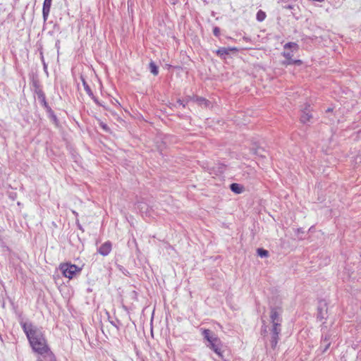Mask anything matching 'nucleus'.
Returning a JSON list of instances; mask_svg holds the SVG:
<instances>
[{"label":"nucleus","mask_w":361,"mask_h":361,"mask_svg":"<svg viewBox=\"0 0 361 361\" xmlns=\"http://www.w3.org/2000/svg\"><path fill=\"white\" fill-rule=\"evenodd\" d=\"M82 85L84 86V89L85 90V92H87V94L91 97L92 99H94V94H93V92L90 88V87L88 85V84L87 83V82L82 79Z\"/></svg>","instance_id":"nucleus-14"},{"label":"nucleus","mask_w":361,"mask_h":361,"mask_svg":"<svg viewBox=\"0 0 361 361\" xmlns=\"http://www.w3.org/2000/svg\"><path fill=\"white\" fill-rule=\"evenodd\" d=\"M149 68L150 72L154 75H158V73H159V68H158V66L156 65V63L154 61H151L149 63Z\"/></svg>","instance_id":"nucleus-13"},{"label":"nucleus","mask_w":361,"mask_h":361,"mask_svg":"<svg viewBox=\"0 0 361 361\" xmlns=\"http://www.w3.org/2000/svg\"><path fill=\"white\" fill-rule=\"evenodd\" d=\"M266 13L262 10H259L257 13V20L259 22H262L266 18Z\"/></svg>","instance_id":"nucleus-16"},{"label":"nucleus","mask_w":361,"mask_h":361,"mask_svg":"<svg viewBox=\"0 0 361 361\" xmlns=\"http://www.w3.org/2000/svg\"><path fill=\"white\" fill-rule=\"evenodd\" d=\"M331 111V109H330V108H329V109H327V111Z\"/></svg>","instance_id":"nucleus-29"},{"label":"nucleus","mask_w":361,"mask_h":361,"mask_svg":"<svg viewBox=\"0 0 361 361\" xmlns=\"http://www.w3.org/2000/svg\"><path fill=\"white\" fill-rule=\"evenodd\" d=\"M285 63L287 65H291V64L300 65L302 63V61L300 60L292 59L291 61H286Z\"/></svg>","instance_id":"nucleus-21"},{"label":"nucleus","mask_w":361,"mask_h":361,"mask_svg":"<svg viewBox=\"0 0 361 361\" xmlns=\"http://www.w3.org/2000/svg\"><path fill=\"white\" fill-rule=\"evenodd\" d=\"M329 336H326L324 338L322 339V346H324V349L322 350V353H325L329 348L331 343L329 342Z\"/></svg>","instance_id":"nucleus-11"},{"label":"nucleus","mask_w":361,"mask_h":361,"mask_svg":"<svg viewBox=\"0 0 361 361\" xmlns=\"http://www.w3.org/2000/svg\"><path fill=\"white\" fill-rule=\"evenodd\" d=\"M33 351L39 355V357H43L48 361H55V356L49 348L47 341L37 343L30 344Z\"/></svg>","instance_id":"nucleus-2"},{"label":"nucleus","mask_w":361,"mask_h":361,"mask_svg":"<svg viewBox=\"0 0 361 361\" xmlns=\"http://www.w3.org/2000/svg\"><path fill=\"white\" fill-rule=\"evenodd\" d=\"M319 317H321V318H324V315L322 312V308H319Z\"/></svg>","instance_id":"nucleus-25"},{"label":"nucleus","mask_w":361,"mask_h":361,"mask_svg":"<svg viewBox=\"0 0 361 361\" xmlns=\"http://www.w3.org/2000/svg\"><path fill=\"white\" fill-rule=\"evenodd\" d=\"M22 327L27 336L29 343H31L43 335L42 330L32 323H23Z\"/></svg>","instance_id":"nucleus-3"},{"label":"nucleus","mask_w":361,"mask_h":361,"mask_svg":"<svg viewBox=\"0 0 361 361\" xmlns=\"http://www.w3.org/2000/svg\"><path fill=\"white\" fill-rule=\"evenodd\" d=\"M73 213L74 214H75L76 216L78 215V214H77L75 211H73Z\"/></svg>","instance_id":"nucleus-28"},{"label":"nucleus","mask_w":361,"mask_h":361,"mask_svg":"<svg viewBox=\"0 0 361 361\" xmlns=\"http://www.w3.org/2000/svg\"><path fill=\"white\" fill-rule=\"evenodd\" d=\"M203 336L204 338H206L209 341V344L214 341H219L218 338L216 336L212 335V331L209 329L204 330Z\"/></svg>","instance_id":"nucleus-8"},{"label":"nucleus","mask_w":361,"mask_h":361,"mask_svg":"<svg viewBox=\"0 0 361 361\" xmlns=\"http://www.w3.org/2000/svg\"><path fill=\"white\" fill-rule=\"evenodd\" d=\"M60 270L65 277L71 279L76 274L80 272L81 269L75 264L65 263L60 265Z\"/></svg>","instance_id":"nucleus-4"},{"label":"nucleus","mask_w":361,"mask_h":361,"mask_svg":"<svg viewBox=\"0 0 361 361\" xmlns=\"http://www.w3.org/2000/svg\"><path fill=\"white\" fill-rule=\"evenodd\" d=\"M263 151H264V150H263L262 149H261V148H257V149H255V153L256 154H257V155H259V156L262 157H265L266 156H265V155H264V154H262L261 153V152H263Z\"/></svg>","instance_id":"nucleus-23"},{"label":"nucleus","mask_w":361,"mask_h":361,"mask_svg":"<svg viewBox=\"0 0 361 361\" xmlns=\"http://www.w3.org/2000/svg\"><path fill=\"white\" fill-rule=\"evenodd\" d=\"M310 104H305V107L302 110V115L300 117V121L303 123H306L307 122L310 121L312 118V115L310 114Z\"/></svg>","instance_id":"nucleus-5"},{"label":"nucleus","mask_w":361,"mask_h":361,"mask_svg":"<svg viewBox=\"0 0 361 361\" xmlns=\"http://www.w3.org/2000/svg\"><path fill=\"white\" fill-rule=\"evenodd\" d=\"M213 33L215 36L218 37L220 35V29L218 27H215L213 30Z\"/></svg>","instance_id":"nucleus-24"},{"label":"nucleus","mask_w":361,"mask_h":361,"mask_svg":"<svg viewBox=\"0 0 361 361\" xmlns=\"http://www.w3.org/2000/svg\"><path fill=\"white\" fill-rule=\"evenodd\" d=\"M111 250V243L109 241H107L99 247L98 252L102 256H106L110 253Z\"/></svg>","instance_id":"nucleus-6"},{"label":"nucleus","mask_w":361,"mask_h":361,"mask_svg":"<svg viewBox=\"0 0 361 361\" xmlns=\"http://www.w3.org/2000/svg\"><path fill=\"white\" fill-rule=\"evenodd\" d=\"M283 310L280 307L270 308L269 321L271 323L269 344L273 350L276 349L281 331Z\"/></svg>","instance_id":"nucleus-1"},{"label":"nucleus","mask_w":361,"mask_h":361,"mask_svg":"<svg viewBox=\"0 0 361 361\" xmlns=\"http://www.w3.org/2000/svg\"><path fill=\"white\" fill-rule=\"evenodd\" d=\"M283 56L286 59V61H291L293 59V54H292V51H284L283 53Z\"/></svg>","instance_id":"nucleus-19"},{"label":"nucleus","mask_w":361,"mask_h":361,"mask_svg":"<svg viewBox=\"0 0 361 361\" xmlns=\"http://www.w3.org/2000/svg\"><path fill=\"white\" fill-rule=\"evenodd\" d=\"M38 99L46 106H47V102H46V97L45 94L42 90H39L37 92Z\"/></svg>","instance_id":"nucleus-15"},{"label":"nucleus","mask_w":361,"mask_h":361,"mask_svg":"<svg viewBox=\"0 0 361 361\" xmlns=\"http://www.w3.org/2000/svg\"><path fill=\"white\" fill-rule=\"evenodd\" d=\"M197 102L200 105H204V106H208L209 105V101L206 100L204 98L202 97H198L197 98Z\"/></svg>","instance_id":"nucleus-18"},{"label":"nucleus","mask_w":361,"mask_h":361,"mask_svg":"<svg viewBox=\"0 0 361 361\" xmlns=\"http://www.w3.org/2000/svg\"><path fill=\"white\" fill-rule=\"evenodd\" d=\"M45 341H46V339H45V338L44 336V334H43L40 337L37 338V339H35L33 341H32L31 343H30V344L37 343H39V342H44Z\"/></svg>","instance_id":"nucleus-22"},{"label":"nucleus","mask_w":361,"mask_h":361,"mask_svg":"<svg viewBox=\"0 0 361 361\" xmlns=\"http://www.w3.org/2000/svg\"><path fill=\"white\" fill-rule=\"evenodd\" d=\"M230 189L232 192H235V194H240L243 191V186L238 183L231 184Z\"/></svg>","instance_id":"nucleus-10"},{"label":"nucleus","mask_w":361,"mask_h":361,"mask_svg":"<svg viewBox=\"0 0 361 361\" xmlns=\"http://www.w3.org/2000/svg\"><path fill=\"white\" fill-rule=\"evenodd\" d=\"M177 102H178L180 105H183V107L185 106V104H183V102H181V100H180V99H179Z\"/></svg>","instance_id":"nucleus-27"},{"label":"nucleus","mask_w":361,"mask_h":361,"mask_svg":"<svg viewBox=\"0 0 361 361\" xmlns=\"http://www.w3.org/2000/svg\"><path fill=\"white\" fill-rule=\"evenodd\" d=\"M111 324L114 326H115L117 329H118V325H117L115 322H111Z\"/></svg>","instance_id":"nucleus-26"},{"label":"nucleus","mask_w":361,"mask_h":361,"mask_svg":"<svg viewBox=\"0 0 361 361\" xmlns=\"http://www.w3.org/2000/svg\"><path fill=\"white\" fill-rule=\"evenodd\" d=\"M257 252L258 255L260 256L261 257H266L269 255L268 251L263 248H258Z\"/></svg>","instance_id":"nucleus-17"},{"label":"nucleus","mask_w":361,"mask_h":361,"mask_svg":"<svg viewBox=\"0 0 361 361\" xmlns=\"http://www.w3.org/2000/svg\"><path fill=\"white\" fill-rule=\"evenodd\" d=\"M290 49V48H295V49H298V44L294 42H288L286 43L284 45V49Z\"/></svg>","instance_id":"nucleus-20"},{"label":"nucleus","mask_w":361,"mask_h":361,"mask_svg":"<svg viewBox=\"0 0 361 361\" xmlns=\"http://www.w3.org/2000/svg\"><path fill=\"white\" fill-rule=\"evenodd\" d=\"M233 50H237L235 48H226V47H221L219 48L218 50H216L217 55L222 56L224 55H228L230 54V52Z\"/></svg>","instance_id":"nucleus-9"},{"label":"nucleus","mask_w":361,"mask_h":361,"mask_svg":"<svg viewBox=\"0 0 361 361\" xmlns=\"http://www.w3.org/2000/svg\"><path fill=\"white\" fill-rule=\"evenodd\" d=\"M51 1L50 0H44L42 8V15L44 21H46L48 18V16L50 11Z\"/></svg>","instance_id":"nucleus-7"},{"label":"nucleus","mask_w":361,"mask_h":361,"mask_svg":"<svg viewBox=\"0 0 361 361\" xmlns=\"http://www.w3.org/2000/svg\"><path fill=\"white\" fill-rule=\"evenodd\" d=\"M218 341L212 342L209 344V348L212 349L218 355L221 357V349L217 344Z\"/></svg>","instance_id":"nucleus-12"}]
</instances>
